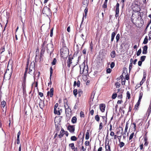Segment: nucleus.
Instances as JSON below:
<instances>
[{"label": "nucleus", "instance_id": "f257e3e1", "mask_svg": "<svg viewBox=\"0 0 151 151\" xmlns=\"http://www.w3.org/2000/svg\"><path fill=\"white\" fill-rule=\"evenodd\" d=\"M61 56L63 58H66L68 54V49L66 47H63L60 50Z\"/></svg>", "mask_w": 151, "mask_h": 151}, {"label": "nucleus", "instance_id": "f03ea898", "mask_svg": "<svg viewBox=\"0 0 151 151\" xmlns=\"http://www.w3.org/2000/svg\"><path fill=\"white\" fill-rule=\"evenodd\" d=\"M42 12L43 14H45L47 16H50L51 14L50 9L47 6L44 8Z\"/></svg>", "mask_w": 151, "mask_h": 151}, {"label": "nucleus", "instance_id": "7ed1b4c3", "mask_svg": "<svg viewBox=\"0 0 151 151\" xmlns=\"http://www.w3.org/2000/svg\"><path fill=\"white\" fill-rule=\"evenodd\" d=\"M47 48L48 52L52 53L54 50L53 45L52 43L48 44Z\"/></svg>", "mask_w": 151, "mask_h": 151}, {"label": "nucleus", "instance_id": "20e7f679", "mask_svg": "<svg viewBox=\"0 0 151 151\" xmlns=\"http://www.w3.org/2000/svg\"><path fill=\"white\" fill-rule=\"evenodd\" d=\"M64 106L65 109V114L66 115L67 114H69V113H70L71 112V109L69 108V106L67 103Z\"/></svg>", "mask_w": 151, "mask_h": 151}, {"label": "nucleus", "instance_id": "39448f33", "mask_svg": "<svg viewBox=\"0 0 151 151\" xmlns=\"http://www.w3.org/2000/svg\"><path fill=\"white\" fill-rule=\"evenodd\" d=\"M85 68H87V67H86L85 66H82V67L81 66H80V73L81 74H83V73L85 72V73H87L88 72L87 70L86 69L85 70Z\"/></svg>", "mask_w": 151, "mask_h": 151}, {"label": "nucleus", "instance_id": "423d86ee", "mask_svg": "<svg viewBox=\"0 0 151 151\" xmlns=\"http://www.w3.org/2000/svg\"><path fill=\"white\" fill-rule=\"evenodd\" d=\"M74 59V58L70 57V55L68 58V60L67 61V66L68 67H70V64L73 63L72 62V60Z\"/></svg>", "mask_w": 151, "mask_h": 151}, {"label": "nucleus", "instance_id": "0eeeda50", "mask_svg": "<svg viewBox=\"0 0 151 151\" xmlns=\"http://www.w3.org/2000/svg\"><path fill=\"white\" fill-rule=\"evenodd\" d=\"M68 129L71 133H73L75 131V128L74 126L69 125L68 127Z\"/></svg>", "mask_w": 151, "mask_h": 151}, {"label": "nucleus", "instance_id": "6e6552de", "mask_svg": "<svg viewBox=\"0 0 151 151\" xmlns=\"http://www.w3.org/2000/svg\"><path fill=\"white\" fill-rule=\"evenodd\" d=\"M53 88H52L50 89V91H49L47 92V96H50V97H52L53 95Z\"/></svg>", "mask_w": 151, "mask_h": 151}, {"label": "nucleus", "instance_id": "1a4fd4ad", "mask_svg": "<svg viewBox=\"0 0 151 151\" xmlns=\"http://www.w3.org/2000/svg\"><path fill=\"white\" fill-rule=\"evenodd\" d=\"M105 104H101L99 105V108L101 111L103 112L105 111Z\"/></svg>", "mask_w": 151, "mask_h": 151}, {"label": "nucleus", "instance_id": "9d476101", "mask_svg": "<svg viewBox=\"0 0 151 151\" xmlns=\"http://www.w3.org/2000/svg\"><path fill=\"white\" fill-rule=\"evenodd\" d=\"M65 132L64 130L63 129H62L60 131V134L58 135V136L59 138H61L63 137L64 134V132Z\"/></svg>", "mask_w": 151, "mask_h": 151}, {"label": "nucleus", "instance_id": "9b49d317", "mask_svg": "<svg viewBox=\"0 0 151 151\" xmlns=\"http://www.w3.org/2000/svg\"><path fill=\"white\" fill-rule=\"evenodd\" d=\"M147 45H145L143 47L142 53L144 54H146L147 52Z\"/></svg>", "mask_w": 151, "mask_h": 151}, {"label": "nucleus", "instance_id": "f8f14e48", "mask_svg": "<svg viewBox=\"0 0 151 151\" xmlns=\"http://www.w3.org/2000/svg\"><path fill=\"white\" fill-rule=\"evenodd\" d=\"M39 106L41 109H42L44 106V101L41 100L39 104Z\"/></svg>", "mask_w": 151, "mask_h": 151}, {"label": "nucleus", "instance_id": "ddd939ff", "mask_svg": "<svg viewBox=\"0 0 151 151\" xmlns=\"http://www.w3.org/2000/svg\"><path fill=\"white\" fill-rule=\"evenodd\" d=\"M106 151H111L110 147L109 145V143H107V145L105 144Z\"/></svg>", "mask_w": 151, "mask_h": 151}, {"label": "nucleus", "instance_id": "4468645a", "mask_svg": "<svg viewBox=\"0 0 151 151\" xmlns=\"http://www.w3.org/2000/svg\"><path fill=\"white\" fill-rule=\"evenodd\" d=\"M73 58H74V59H73V63H74L75 65H76L78 63V59L76 57H75L74 56H73Z\"/></svg>", "mask_w": 151, "mask_h": 151}, {"label": "nucleus", "instance_id": "2eb2a0df", "mask_svg": "<svg viewBox=\"0 0 151 151\" xmlns=\"http://www.w3.org/2000/svg\"><path fill=\"white\" fill-rule=\"evenodd\" d=\"M29 69H32L33 70V71H34V70H35V64L34 63H31L30 64V65Z\"/></svg>", "mask_w": 151, "mask_h": 151}, {"label": "nucleus", "instance_id": "dca6fc26", "mask_svg": "<svg viewBox=\"0 0 151 151\" xmlns=\"http://www.w3.org/2000/svg\"><path fill=\"white\" fill-rule=\"evenodd\" d=\"M76 85H77V86L78 87H79L80 86V82L78 80L77 82L76 81H75L74 82V84L73 86H76Z\"/></svg>", "mask_w": 151, "mask_h": 151}, {"label": "nucleus", "instance_id": "f3484780", "mask_svg": "<svg viewBox=\"0 0 151 151\" xmlns=\"http://www.w3.org/2000/svg\"><path fill=\"white\" fill-rule=\"evenodd\" d=\"M116 35V33L115 32H113L112 33L111 35V42H112L113 41Z\"/></svg>", "mask_w": 151, "mask_h": 151}, {"label": "nucleus", "instance_id": "a211bd4d", "mask_svg": "<svg viewBox=\"0 0 151 151\" xmlns=\"http://www.w3.org/2000/svg\"><path fill=\"white\" fill-rule=\"evenodd\" d=\"M35 70H34V71H33V70H32V69H29V73L31 75H32V74H33V75H34L33 77H34V79H35Z\"/></svg>", "mask_w": 151, "mask_h": 151}, {"label": "nucleus", "instance_id": "6ab92c4d", "mask_svg": "<svg viewBox=\"0 0 151 151\" xmlns=\"http://www.w3.org/2000/svg\"><path fill=\"white\" fill-rule=\"evenodd\" d=\"M28 69V65H27V66L26 68L25 71L24 72V81H25V79L26 78V73L27 72Z\"/></svg>", "mask_w": 151, "mask_h": 151}, {"label": "nucleus", "instance_id": "aec40b11", "mask_svg": "<svg viewBox=\"0 0 151 151\" xmlns=\"http://www.w3.org/2000/svg\"><path fill=\"white\" fill-rule=\"evenodd\" d=\"M77 118L76 116H73L71 119V122L73 123L74 124L76 122Z\"/></svg>", "mask_w": 151, "mask_h": 151}, {"label": "nucleus", "instance_id": "412c9836", "mask_svg": "<svg viewBox=\"0 0 151 151\" xmlns=\"http://www.w3.org/2000/svg\"><path fill=\"white\" fill-rule=\"evenodd\" d=\"M116 55L115 52L114 51H112L111 53V56L112 58H114Z\"/></svg>", "mask_w": 151, "mask_h": 151}, {"label": "nucleus", "instance_id": "4be33fe9", "mask_svg": "<svg viewBox=\"0 0 151 151\" xmlns=\"http://www.w3.org/2000/svg\"><path fill=\"white\" fill-rule=\"evenodd\" d=\"M56 111L57 113H54L55 114H57L58 115H60V110H60V109L59 108H58L57 109H56Z\"/></svg>", "mask_w": 151, "mask_h": 151}, {"label": "nucleus", "instance_id": "5701e85b", "mask_svg": "<svg viewBox=\"0 0 151 151\" xmlns=\"http://www.w3.org/2000/svg\"><path fill=\"white\" fill-rule=\"evenodd\" d=\"M58 103H56L54 106V113H57L56 111H56V109H57L58 108Z\"/></svg>", "mask_w": 151, "mask_h": 151}, {"label": "nucleus", "instance_id": "b1692460", "mask_svg": "<svg viewBox=\"0 0 151 151\" xmlns=\"http://www.w3.org/2000/svg\"><path fill=\"white\" fill-rule=\"evenodd\" d=\"M69 146L73 150L75 149V146L74 144L73 143H71L69 144Z\"/></svg>", "mask_w": 151, "mask_h": 151}, {"label": "nucleus", "instance_id": "393cba45", "mask_svg": "<svg viewBox=\"0 0 151 151\" xmlns=\"http://www.w3.org/2000/svg\"><path fill=\"white\" fill-rule=\"evenodd\" d=\"M119 146L120 148H122L124 145V143L120 141V139H119Z\"/></svg>", "mask_w": 151, "mask_h": 151}, {"label": "nucleus", "instance_id": "a878e982", "mask_svg": "<svg viewBox=\"0 0 151 151\" xmlns=\"http://www.w3.org/2000/svg\"><path fill=\"white\" fill-rule=\"evenodd\" d=\"M70 139L71 141H76L77 139V138L75 136L71 137Z\"/></svg>", "mask_w": 151, "mask_h": 151}, {"label": "nucleus", "instance_id": "bb28decb", "mask_svg": "<svg viewBox=\"0 0 151 151\" xmlns=\"http://www.w3.org/2000/svg\"><path fill=\"white\" fill-rule=\"evenodd\" d=\"M144 140L145 142L144 143V145L145 146H147L148 144V142L147 141V137H144Z\"/></svg>", "mask_w": 151, "mask_h": 151}, {"label": "nucleus", "instance_id": "cd10ccee", "mask_svg": "<svg viewBox=\"0 0 151 151\" xmlns=\"http://www.w3.org/2000/svg\"><path fill=\"white\" fill-rule=\"evenodd\" d=\"M148 42L147 36H146L143 42V44H146Z\"/></svg>", "mask_w": 151, "mask_h": 151}, {"label": "nucleus", "instance_id": "c85d7f7f", "mask_svg": "<svg viewBox=\"0 0 151 151\" xmlns=\"http://www.w3.org/2000/svg\"><path fill=\"white\" fill-rule=\"evenodd\" d=\"M131 126L132 127H133V128L134 129V131H135L136 127V124L134 123H133L132 124Z\"/></svg>", "mask_w": 151, "mask_h": 151}, {"label": "nucleus", "instance_id": "c756f323", "mask_svg": "<svg viewBox=\"0 0 151 151\" xmlns=\"http://www.w3.org/2000/svg\"><path fill=\"white\" fill-rule=\"evenodd\" d=\"M73 93L75 96L76 97L78 94V91L77 89H75L73 91Z\"/></svg>", "mask_w": 151, "mask_h": 151}, {"label": "nucleus", "instance_id": "7c9ffc66", "mask_svg": "<svg viewBox=\"0 0 151 151\" xmlns=\"http://www.w3.org/2000/svg\"><path fill=\"white\" fill-rule=\"evenodd\" d=\"M95 93L94 92V91L92 92L91 93V99H92V101H93L94 96L95 95Z\"/></svg>", "mask_w": 151, "mask_h": 151}, {"label": "nucleus", "instance_id": "2f4dec72", "mask_svg": "<svg viewBox=\"0 0 151 151\" xmlns=\"http://www.w3.org/2000/svg\"><path fill=\"white\" fill-rule=\"evenodd\" d=\"M89 137V133L88 132H87L86 134V139L87 140L88 139Z\"/></svg>", "mask_w": 151, "mask_h": 151}, {"label": "nucleus", "instance_id": "473e14b6", "mask_svg": "<svg viewBox=\"0 0 151 151\" xmlns=\"http://www.w3.org/2000/svg\"><path fill=\"white\" fill-rule=\"evenodd\" d=\"M134 132H132L130 135L129 137V140L130 141L133 138L134 135Z\"/></svg>", "mask_w": 151, "mask_h": 151}, {"label": "nucleus", "instance_id": "72a5a7b5", "mask_svg": "<svg viewBox=\"0 0 151 151\" xmlns=\"http://www.w3.org/2000/svg\"><path fill=\"white\" fill-rule=\"evenodd\" d=\"M143 96V93L142 92H140L139 93V98L138 100L141 101V99L142 98V96Z\"/></svg>", "mask_w": 151, "mask_h": 151}, {"label": "nucleus", "instance_id": "f704fd0d", "mask_svg": "<svg viewBox=\"0 0 151 151\" xmlns=\"http://www.w3.org/2000/svg\"><path fill=\"white\" fill-rule=\"evenodd\" d=\"M95 119L97 122H99L100 120V118L99 115H96L95 116Z\"/></svg>", "mask_w": 151, "mask_h": 151}, {"label": "nucleus", "instance_id": "c9c22d12", "mask_svg": "<svg viewBox=\"0 0 151 151\" xmlns=\"http://www.w3.org/2000/svg\"><path fill=\"white\" fill-rule=\"evenodd\" d=\"M116 38V42H118L119 41L120 38V35L119 34H118L117 35Z\"/></svg>", "mask_w": 151, "mask_h": 151}, {"label": "nucleus", "instance_id": "e433bc0d", "mask_svg": "<svg viewBox=\"0 0 151 151\" xmlns=\"http://www.w3.org/2000/svg\"><path fill=\"white\" fill-rule=\"evenodd\" d=\"M127 98L129 99L130 98V94L129 91H128L127 93Z\"/></svg>", "mask_w": 151, "mask_h": 151}, {"label": "nucleus", "instance_id": "4c0bfd02", "mask_svg": "<svg viewBox=\"0 0 151 151\" xmlns=\"http://www.w3.org/2000/svg\"><path fill=\"white\" fill-rule=\"evenodd\" d=\"M146 58V56H142L141 57H140V60L141 61L143 62L144 61Z\"/></svg>", "mask_w": 151, "mask_h": 151}, {"label": "nucleus", "instance_id": "58836bf2", "mask_svg": "<svg viewBox=\"0 0 151 151\" xmlns=\"http://www.w3.org/2000/svg\"><path fill=\"white\" fill-rule=\"evenodd\" d=\"M142 52V50L141 49H140L138 50L137 51V56H139L140 54Z\"/></svg>", "mask_w": 151, "mask_h": 151}, {"label": "nucleus", "instance_id": "ea45409f", "mask_svg": "<svg viewBox=\"0 0 151 151\" xmlns=\"http://www.w3.org/2000/svg\"><path fill=\"white\" fill-rule=\"evenodd\" d=\"M87 14H85L84 15L83 14V17L82 18V22H81V25H80V27H81V24H82V23H83V22L84 17H85V18H86V16H87Z\"/></svg>", "mask_w": 151, "mask_h": 151}, {"label": "nucleus", "instance_id": "a19ab883", "mask_svg": "<svg viewBox=\"0 0 151 151\" xmlns=\"http://www.w3.org/2000/svg\"><path fill=\"white\" fill-rule=\"evenodd\" d=\"M117 94L116 93H113L112 96V99H115L117 97Z\"/></svg>", "mask_w": 151, "mask_h": 151}, {"label": "nucleus", "instance_id": "79ce46f5", "mask_svg": "<svg viewBox=\"0 0 151 151\" xmlns=\"http://www.w3.org/2000/svg\"><path fill=\"white\" fill-rule=\"evenodd\" d=\"M57 62V60L55 58H54L53 60V61L52 63V64L53 65H55V64Z\"/></svg>", "mask_w": 151, "mask_h": 151}, {"label": "nucleus", "instance_id": "37998d69", "mask_svg": "<svg viewBox=\"0 0 151 151\" xmlns=\"http://www.w3.org/2000/svg\"><path fill=\"white\" fill-rule=\"evenodd\" d=\"M115 86L116 88H119L120 86V84L118 82H117L115 83Z\"/></svg>", "mask_w": 151, "mask_h": 151}, {"label": "nucleus", "instance_id": "c03bdc74", "mask_svg": "<svg viewBox=\"0 0 151 151\" xmlns=\"http://www.w3.org/2000/svg\"><path fill=\"white\" fill-rule=\"evenodd\" d=\"M102 7L104 8H106L107 7V3L104 2V4L102 6Z\"/></svg>", "mask_w": 151, "mask_h": 151}, {"label": "nucleus", "instance_id": "a18cd8bd", "mask_svg": "<svg viewBox=\"0 0 151 151\" xmlns=\"http://www.w3.org/2000/svg\"><path fill=\"white\" fill-rule=\"evenodd\" d=\"M6 103L5 101H2L1 103V104L2 106H3V107H4L6 105Z\"/></svg>", "mask_w": 151, "mask_h": 151}, {"label": "nucleus", "instance_id": "49530a36", "mask_svg": "<svg viewBox=\"0 0 151 151\" xmlns=\"http://www.w3.org/2000/svg\"><path fill=\"white\" fill-rule=\"evenodd\" d=\"M53 28H52L50 30V36L51 37H52L53 36Z\"/></svg>", "mask_w": 151, "mask_h": 151}, {"label": "nucleus", "instance_id": "de8ad7c7", "mask_svg": "<svg viewBox=\"0 0 151 151\" xmlns=\"http://www.w3.org/2000/svg\"><path fill=\"white\" fill-rule=\"evenodd\" d=\"M80 116L81 117H84V114H83V113L82 111L80 112Z\"/></svg>", "mask_w": 151, "mask_h": 151}, {"label": "nucleus", "instance_id": "09e8293b", "mask_svg": "<svg viewBox=\"0 0 151 151\" xmlns=\"http://www.w3.org/2000/svg\"><path fill=\"white\" fill-rule=\"evenodd\" d=\"M86 30H85V32L84 33H82V34H81V37L83 39H84L83 37H84V36L86 35Z\"/></svg>", "mask_w": 151, "mask_h": 151}, {"label": "nucleus", "instance_id": "8fccbe9b", "mask_svg": "<svg viewBox=\"0 0 151 151\" xmlns=\"http://www.w3.org/2000/svg\"><path fill=\"white\" fill-rule=\"evenodd\" d=\"M115 65L114 63V62H112L110 64V67L111 68H112Z\"/></svg>", "mask_w": 151, "mask_h": 151}, {"label": "nucleus", "instance_id": "3c124183", "mask_svg": "<svg viewBox=\"0 0 151 151\" xmlns=\"http://www.w3.org/2000/svg\"><path fill=\"white\" fill-rule=\"evenodd\" d=\"M47 43V42L46 41H45L43 43L42 45V49H45V48L44 47V46L45 45V44H46Z\"/></svg>", "mask_w": 151, "mask_h": 151}, {"label": "nucleus", "instance_id": "603ef678", "mask_svg": "<svg viewBox=\"0 0 151 151\" xmlns=\"http://www.w3.org/2000/svg\"><path fill=\"white\" fill-rule=\"evenodd\" d=\"M112 71V70L110 68H108L106 70V72L107 73H110Z\"/></svg>", "mask_w": 151, "mask_h": 151}, {"label": "nucleus", "instance_id": "864d4df0", "mask_svg": "<svg viewBox=\"0 0 151 151\" xmlns=\"http://www.w3.org/2000/svg\"><path fill=\"white\" fill-rule=\"evenodd\" d=\"M0 51H1V53H2L4 51H5V48L4 46L2 47L0 49Z\"/></svg>", "mask_w": 151, "mask_h": 151}, {"label": "nucleus", "instance_id": "5fc2aeb1", "mask_svg": "<svg viewBox=\"0 0 151 151\" xmlns=\"http://www.w3.org/2000/svg\"><path fill=\"white\" fill-rule=\"evenodd\" d=\"M93 44L92 42H91L90 44V48L91 51H92L93 49Z\"/></svg>", "mask_w": 151, "mask_h": 151}, {"label": "nucleus", "instance_id": "6e6d98bb", "mask_svg": "<svg viewBox=\"0 0 151 151\" xmlns=\"http://www.w3.org/2000/svg\"><path fill=\"white\" fill-rule=\"evenodd\" d=\"M103 127V124L102 122H101L99 124V129L101 130Z\"/></svg>", "mask_w": 151, "mask_h": 151}, {"label": "nucleus", "instance_id": "4d7b16f0", "mask_svg": "<svg viewBox=\"0 0 151 151\" xmlns=\"http://www.w3.org/2000/svg\"><path fill=\"white\" fill-rule=\"evenodd\" d=\"M82 92L81 90H79L78 91V94L79 96H81V95L82 94Z\"/></svg>", "mask_w": 151, "mask_h": 151}, {"label": "nucleus", "instance_id": "13d9d810", "mask_svg": "<svg viewBox=\"0 0 151 151\" xmlns=\"http://www.w3.org/2000/svg\"><path fill=\"white\" fill-rule=\"evenodd\" d=\"M140 101H140L138 100L137 102V103L136 105H135V108H136V106L137 105V106H138L140 104Z\"/></svg>", "mask_w": 151, "mask_h": 151}, {"label": "nucleus", "instance_id": "bf43d9fd", "mask_svg": "<svg viewBox=\"0 0 151 151\" xmlns=\"http://www.w3.org/2000/svg\"><path fill=\"white\" fill-rule=\"evenodd\" d=\"M89 142L88 141H86L85 143V145L86 146H88L89 145Z\"/></svg>", "mask_w": 151, "mask_h": 151}, {"label": "nucleus", "instance_id": "052dcab7", "mask_svg": "<svg viewBox=\"0 0 151 151\" xmlns=\"http://www.w3.org/2000/svg\"><path fill=\"white\" fill-rule=\"evenodd\" d=\"M132 63H130L129 65V71H130V70H131V69H132Z\"/></svg>", "mask_w": 151, "mask_h": 151}, {"label": "nucleus", "instance_id": "680f3d73", "mask_svg": "<svg viewBox=\"0 0 151 151\" xmlns=\"http://www.w3.org/2000/svg\"><path fill=\"white\" fill-rule=\"evenodd\" d=\"M86 148H85L84 147V146H82L81 147V150L83 151H86Z\"/></svg>", "mask_w": 151, "mask_h": 151}, {"label": "nucleus", "instance_id": "e2e57ef3", "mask_svg": "<svg viewBox=\"0 0 151 151\" xmlns=\"http://www.w3.org/2000/svg\"><path fill=\"white\" fill-rule=\"evenodd\" d=\"M142 61H139L138 62V65L139 66H141L142 63Z\"/></svg>", "mask_w": 151, "mask_h": 151}, {"label": "nucleus", "instance_id": "0e129e2a", "mask_svg": "<svg viewBox=\"0 0 151 151\" xmlns=\"http://www.w3.org/2000/svg\"><path fill=\"white\" fill-rule=\"evenodd\" d=\"M125 79L124 80V81H123V79H122V81L121 82L122 84V85H125Z\"/></svg>", "mask_w": 151, "mask_h": 151}, {"label": "nucleus", "instance_id": "69168bd1", "mask_svg": "<svg viewBox=\"0 0 151 151\" xmlns=\"http://www.w3.org/2000/svg\"><path fill=\"white\" fill-rule=\"evenodd\" d=\"M39 95L41 97H42L43 96V93L41 92H39Z\"/></svg>", "mask_w": 151, "mask_h": 151}, {"label": "nucleus", "instance_id": "338daca9", "mask_svg": "<svg viewBox=\"0 0 151 151\" xmlns=\"http://www.w3.org/2000/svg\"><path fill=\"white\" fill-rule=\"evenodd\" d=\"M94 113V110L93 109L91 110L90 111V113L91 115H93Z\"/></svg>", "mask_w": 151, "mask_h": 151}, {"label": "nucleus", "instance_id": "774afa93", "mask_svg": "<svg viewBox=\"0 0 151 151\" xmlns=\"http://www.w3.org/2000/svg\"><path fill=\"white\" fill-rule=\"evenodd\" d=\"M149 40H150L151 39V31L149 32Z\"/></svg>", "mask_w": 151, "mask_h": 151}]
</instances>
